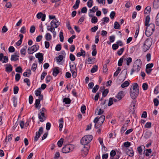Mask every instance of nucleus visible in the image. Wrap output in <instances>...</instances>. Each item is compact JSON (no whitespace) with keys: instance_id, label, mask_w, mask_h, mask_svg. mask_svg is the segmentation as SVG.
I'll list each match as a JSON object with an SVG mask.
<instances>
[{"instance_id":"48","label":"nucleus","mask_w":159,"mask_h":159,"mask_svg":"<svg viewBox=\"0 0 159 159\" xmlns=\"http://www.w3.org/2000/svg\"><path fill=\"white\" fill-rule=\"evenodd\" d=\"M24 82L25 83H26L28 86H30V80L28 78H25L24 80Z\"/></svg>"},{"instance_id":"6","label":"nucleus","mask_w":159,"mask_h":159,"mask_svg":"<svg viewBox=\"0 0 159 159\" xmlns=\"http://www.w3.org/2000/svg\"><path fill=\"white\" fill-rule=\"evenodd\" d=\"M72 146L71 145H67L64 147L62 149L63 153H66L72 151Z\"/></svg>"},{"instance_id":"23","label":"nucleus","mask_w":159,"mask_h":159,"mask_svg":"<svg viewBox=\"0 0 159 159\" xmlns=\"http://www.w3.org/2000/svg\"><path fill=\"white\" fill-rule=\"evenodd\" d=\"M27 48V46H25L23 48H22L20 51V52L21 54L25 55L26 52V50Z\"/></svg>"},{"instance_id":"9","label":"nucleus","mask_w":159,"mask_h":159,"mask_svg":"<svg viewBox=\"0 0 159 159\" xmlns=\"http://www.w3.org/2000/svg\"><path fill=\"white\" fill-rule=\"evenodd\" d=\"M70 70L72 73V76L73 78H75L77 76V69L76 66H74L73 65H70Z\"/></svg>"},{"instance_id":"31","label":"nucleus","mask_w":159,"mask_h":159,"mask_svg":"<svg viewBox=\"0 0 159 159\" xmlns=\"http://www.w3.org/2000/svg\"><path fill=\"white\" fill-rule=\"evenodd\" d=\"M155 23L156 25L159 26V12L156 16Z\"/></svg>"},{"instance_id":"63","label":"nucleus","mask_w":159,"mask_h":159,"mask_svg":"<svg viewBox=\"0 0 159 159\" xmlns=\"http://www.w3.org/2000/svg\"><path fill=\"white\" fill-rule=\"evenodd\" d=\"M8 29L5 26H4L2 30V33H5L8 30Z\"/></svg>"},{"instance_id":"20","label":"nucleus","mask_w":159,"mask_h":159,"mask_svg":"<svg viewBox=\"0 0 159 159\" xmlns=\"http://www.w3.org/2000/svg\"><path fill=\"white\" fill-rule=\"evenodd\" d=\"M154 31L146 29L145 34L148 37L150 36L153 33Z\"/></svg>"},{"instance_id":"10","label":"nucleus","mask_w":159,"mask_h":159,"mask_svg":"<svg viewBox=\"0 0 159 159\" xmlns=\"http://www.w3.org/2000/svg\"><path fill=\"white\" fill-rule=\"evenodd\" d=\"M60 25V22L57 19H53L51 22V25L52 27H54L55 28H57Z\"/></svg>"},{"instance_id":"37","label":"nucleus","mask_w":159,"mask_h":159,"mask_svg":"<svg viewBox=\"0 0 159 159\" xmlns=\"http://www.w3.org/2000/svg\"><path fill=\"white\" fill-rule=\"evenodd\" d=\"M55 28L54 27H52L51 25V26L48 25L47 26V29L48 31H49L51 32H52V31H54L55 30Z\"/></svg>"},{"instance_id":"62","label":"nucleus","mask_w":159,"mask_h":159,"mask_svg":"<svg viewBox=\"0 0 159 159\" xmlns=\"http://www.w3.org/2000/svg\"><path fill=\"white\" fill-rule=\"evenodd\" d=\"M153 66V64L152 63L148 64L146 66V69H151Z\"/></svg>"},{"instance_id":"39","label":"nucleus","mask_w":159,"mask_h":159,"mask_svg":"<svg viewBox=\"0 0 159 159\" xmlns=\"http://www.w3.org/2000/svg\"><path fill=\"white\" fill-rule=\"evenodd\" d=\"M98 70V66L97 65L94 66L91 70V72L92 73L96 72Z\"/></svg>"},{"instance_id":"2","label":"nucleus","mask_w":159,"mask_h":159,"mask_svg":"<svg viewBox=\"0 0 159 159\" xmlns=\"http://www.w3.org/2000/svg\"><path fill=\"white\" fill-rule=\"evenodd\" d=\"M142 67V61L140 59H138L134 62L130 73L131 75L136 72H138Z\"/></svg>"},{"instance_id":"15","label":"nucleus","mask_w":159,"mask_h":159,"mask_svg":"<svg viewBox=\"0 0 159 159\" xmlns=\"http://www.w3.org/2000/svg\"><path fill=\"white\" fill-rule=\"evenodd\" d=\"M19 53L16 54L15 53L14 54L12 55L11 56V61H16L19 60L18 57H19Z\"/></svg>"},{"instance_id":"64","label":"nucleus","mask_w":159,"mask_h":159,"mask_svg":"<svg viewBox=\"0 0 159 159\" xmlns=\"http://www.w3.org/2000/svg\"><path fill=\"white\" fill-rule=\"evenodd\" d=\"M159 92V86H157L154 90V93L155 94H157Z\"/></svg>"},{"instance_id":"47","label":"nucleus","mask_w":159,"mask_h":159,"mask_svg":"<svg viewBox=\"0 0 159 159\" xmlns=\"http://www.w3.org/2000/svg\"><path fill=\"white\" fill-rule=\"evenodd\" d=\"M93 0H89L87 3V6L89 8L93 6Z\"/></svg>"},{"instance_id":"53","label":"nucleus","mask_w":159,"mask_h":159,"mask_svg":"<svg viewBox=\"0 0 159 159\" xmlns=\"http://www.w3.org/2000/svg\"><path fill=\"white\" fill-rule=\"evenodd\" d=\"M52 79V77L50 75H48L46 78V81L47 83L50 82Z\"/></svg>"},{"instance_id":"8","label":"nucleus","mask_w":159,"mask_h":159,"mask_svg":"<svg viewBox=\"0 0 159 159\" xmlns=\"http://www.w3.org/2000/svg\"><path fill=\"white\" fill-rule=\"evenodd\" d=\"M43 133V127H40L39 129V131L37 132L36 133V135L34 137V141H36L38 140V138H39L40 136V135L41 134H42Z\"/></svg>"},{"instance_id":"3","label":"nucleus","mask_w":159,"mask_h":159,"mask_svg":"<svg viewBox=\"0 0 159 159\" xmlns=\"http://www.w3.org/2000/svg\"><path fill=\"white\" fill-rule=\"evenodd\" d=\"M105 118V116L104 115L101 116L99 118L98 117H96L93 120V122L95 123V128H98L100 127L103 123Z\"/></svg>"},{"instance_id":"45","label":"nucleus","mask_w":159,"mask_h":159,"mask_svg":"<svg viewBox=\"0 0 159 159\" xmlns=\"http://www.w3.org/2000/svg\"><path fill=\"white\" fill-rule=\"evenodd\" d=\"M126 64L127 66L129 65L130 63L132 61V59L131 57H129L126 58Z\"/></svg>"},{"instance_id":"18","label":"nucleus","mask_w":159,"mask_h":159,"mask_svg":"<svg viewBox=\"0 0 159 159\" xmlns=\"http://www.w3.org/2000/svg\"><path fill=\"white\" fill-rule=\"evenodd\" d=\"M124 95V92L123 91H121L117 94L116 96V97L119 100H120L123 98Z\"/></svg>"},{"instance_id":"54","label":"nucleus","mask_w":159,"mask_h":159,"mask_svg":"<svg viewBox=\"0 0 159 159\" xmlns=\"http://www.w3.org/2000/svg\"><path fill=\"white\" fill-rule=\"evenodd\" d=\"M13 105L14 107H16L17 106V98L15 97L13 98Z\"/></svg>"},{"instance_id":"35","label":"nucleus","mask_w":159,"mask_h":159,"mask_svg":"<svg viewBox=\"0 0 159 159\" xmlns=\"http://www.w3.org/2000/svg\"><path fill=\"white\" fill-rule=\"evenodd\" d=\"M109 19L108 17H105L103 18V22L102 23V24L104 25L106 23L109 22Z\"/></svg>"},{"instance_id":"27","label":"nucleus","mask_w":159,"mask_h":159,"mask_svg":"<svg viewBox=\"0 0 159 159\" xmlns=\"http://www.w3.org/2000/svg\"><path fill=\"white\" fill-rule=\"evenodd\" d=\"M150 18L149 16H147L145 18V26H147L149 24V23L150 20Z\"/></svg>"},{"instance_id":"22","label":"nucleus","mask_w":159,"mask_h":159,"mask_svg":"<svg viewBox=\"0 0 159 159\" xmlns=\"http://www.w3.org/2000/svg\"><path fill=\"white\" fill-rule=\"evenodd\" d=\"M59 129L60 131L62 130V129L63 127V118H61L59 120Z\"/></svg>"},{"instance_id":"21","label":"nucleus","mask_w":159,"mask_h":159,"mask_svg":"<svg viewBox=\"0 0 159 159\" xmlns=\"http://www.w3.org/2000/svg\"><path fill=\"white\" fill-rule=\"evenodd\" d=\"M153 6L156 9L159 7V0H155L153 3Z\"/></svg>"},{"instance_id":"19","label":"nucleus","mask_w":159,"mask_h":159,"mask_svg":"<svg viewBox=\"0 0 159 159\" xmlns=\"http://www.w3.org/2000/svg\"><path fill=\"white\" fill-rule=\"evenodd\" d=\"M59 72L58 67H55L53 69L52 74L54 76H56Z\"/></svg>"},{"instance_id":"60","label":"nucleus","mask_w":159,"mask_h":159,"mask_svg":"<svg viewBox=\"0 0 159 159\" xmlns=\"http://www.w3.org/2000/svg\"><path fill=\"white\" fill-rule=\"evenodd\" d=\"M61 47L60 44L57 45L55 48V49L57 51H60L61 49Z\"/></svg>"},{"instance_id":"26","label":"nucleus","mask_w":159,"mask_h":159,"mask_svg":"<svg viewBox=\"0 0 159 159\" xmlns=\"http://www.w3.org/2000/svg\"><path fill=\"white\" fill-rule=\"evenodd\" d=\"M71 100L69 98H65L63 99V102L66 104H69L71 102Z\"/></svg>"},{"instance_id":"56","label":"nucleus","mask_w":159,"mask_h":159,"mask_svg":"<svg viewBox=\"0 0 159 159\" xmlns=\"http://www.w3.org/2000/svg\"><path fill=\"white\" fill-rule=\"evenodd\" d=\"M150 137V135L148 132H146L144 134V137L146 139L149 138Z\"/></svg>"},{"instance_id":"57","label":"nucleus","mask_w":159,"mask_h":159,"mask_svg":"<svg viewBox=\"0 0 159 159\" xmlns=\"http://www.w3.org/2000/svg\"><path fill=\"white\" fill-rule=\"evenodd\" d=\"M19 91V88L17 86H15L14 88V94H17Z\"/></svg>"},{"instance_id":"43","label":"nucleus","mask_w":159,"mask_h":159,"mask_svg":"<svg viewBox=\"0 0 159 159\" xmlns=\"http://www.w3.org/2000/svg\"><path fill=\"white\" fill-rule=\"evenodd\" d=\"M95 59L94 58H91L89 57L88 58L87 60V61L88 62V63L89 64H92L93 63V60H94Z\"/></svg>"},{"instance_id":"24","label":"nucleus","mask_w":159,"mask_h":159,"mask_svg":"<svg viewBox=\"0 0 159 159\" xmlns=\"http://www.w3.org/2000/svg\"><path fill=\"white\" fill-rule=\"evenodd\" d=\"M40 103V101L39 99H36L35 100V103L34 104V106L35 108H38L39 107V109L40 108V105L39 107V105Z\"/></svg>"},{"instance_id":"14","label":"nucleus","mask_w":159,"mask_h":159,"mask_svg":"<svg viewBox=\"0 0 159 159\" xmlns=\"http://www.w3.org/2000/svg\"><path fill=\"white\" fill-rule=\"evenodd\" d=\"M84 149L83 151L82 154H83L84 153L85 156H86L88 154V151L90 148V146L88 144L84 145Z\"/></svg>"},{"instance_id":"46","label":"nucleus","mask_w":159,"mask_h":159,"mask_svg":"<svg viewBox=\"0 0 159 159\" xmlns=\"http://www.w3.org/2000/svg\"><path fill=\"white\" fill-rule=\"evenodd\" d=\"M109 92V91L108 89H104V91L102 92V96L104 97H105L107 96V94Z\"/></svg>"},{"instance_id":"4","label":"nucleus","mask_w":159,"mask_h":159,"mask_svg":"<svg viewBox=\"0 0 159 159\" xmlns=\"http://www.w3.org/2000/svg\"><path fill=\"white\" fill-rule=\"evenodd\" d=\"M93 138V136L91 135H87L84 136L81 139V143L84 145H87L92 140Z\"/></svg>"},{"instance_id":"28","label":"nucleus","mask_w":159,"mask_h":159,"mask_svg":"<svg viewBox=\"0 0 159 159\" xmlns=\"http://www.w3.org/2000/svg\"><path fill=\"white\" fill-rule=\"evenodd\" d=\"M80 1V0H76L75 4L73 6V7L75 9H77L79 6Z\"/></svg>"},{"instance_id":"33","label":"nucleus","mask_w":159,"mask_h":159,"mask_svg":"<svg viewBox=\"0 0 159 159\" xmlns=\"http://www.w3.org/2000/svg\"><path fill=\"white\" fill-rule=\"evenodd\" d=\"M116 155V152L115 150H112L110 152V155L111 159H113V157Z\"/></svg>"},{"instance_id":"30","label":"nucleus","mask_w":159,"mask_h":159,"mask_svg":"<svg viewBox=\"0 0 159 159\" xmlns=\"http://www.w3.org/2000/svg\"><path fill=\"white\" fill-rule=\"evenodd\" d=\"M127 124H124V125H123V126H122V127L121 128V130L120 131L121 134H122V133H124L125 131L127 129Z\"/></svg>"},{"instance_id":"59","label":"nucleus","mask_w":159,"mask_h":159,"mask_svg":"<svg viewBox=\"0 0 159 159\" xmlns=\"http://www.w3.org/2000/svg\"><path fill=\"white\" fill-rule=\"evenodd\" d=\"M124 146L126 148H129L131 145V143L129 142H126L124 143Z\"/></svg>"},{"instance_id":"58","label":"nucleus","mask_w":159,"mask_h":159,"mask_svg":"<svg viewBox=\"0 0 159 159\" xmlns=\"http://www.w3.org/2000/svg\"><path fill=\"white\" fill-rule=\"evenodd\" d=\"M35 94L37 96L41 95V91L40 90V88L35 91Z\"/></svg>"},{"instance_id":"55","label":"nucleus","mask_w":159,"mask_h":159,"mask_svg":"<svg viewBox=\"0 0 159 159\" xmlns=\"http://www.w3.org/2000/svg\"><path fill=\"white\" fill-rule=\"evenodd\" d=\"M114 99L112 98H109V102L108 103V105L109 106H110L112 105L113 103Z\"/></svg>"},{"instance_id":"17","label":"nucleus","mask_w":159,"mask_h":159,"mask_svg":"<svg viewBox=\"0 0 159 159\" xmlns=\"http://www.w3.org/2000/svg\"><path fill=\"white\" fill-rule=\"evenodd\" d=\"M6 66H8L6 67L5 71L8 72H11L12 70V66L10 64H7L6 65Z\"/></svg>"},{"instance_id":"41","label":"nucleus","mask_w":159,"mask_h":159,"mask_svg":"<svg viewBox=\"0 0 159 159\" xmlns=\"http://www.w3.org/2000/svg\"><path fill=\"white\" fill-rule=\"evenodd\" d=\"M60 41L61 42H63L64 40L63 33L61 31L59 34Z\"/></svg>"},{"instance_id":"29","label":"nucleus","mask_w":159,"mask_h":159,"mask_svg":"<svg viewBox=\"0 0 159 159\" xmlns=\"http://www.w3.org/2000/svg\"><path fill=\"white\" fill-rule=\"evenodd\" d=\"M45 37L47 41H49L52 39V36L49 33H47L46 34Z\"/></svg>"},{"instance_id":"32","label":"nucleus","mask_w":159,"mask_h":159,"mask_svg":"<svg viewBox=\"0 0 159 159\" xmlns=\"http://www.w3.org/2000/svg\"><path fill=\"white\" fill-rule=\"evenodd\" d=\"M151 11V7L149 6H147L145 9L144 13L146 14H149Z\"/></svg>"},{"instance_id":"51","label":"nucleus","mask_w":159,"mask_h":159,"mask_svg":"<svg viewBox=\"0 0 159 159\" xmlns=\"http://www.w3.org/2000/svg\"><path fill=\"white\" fill-rule=\"evenodd\" d=\"M37 67V64L35 63H33L32 66L31 70L34 72L36 70Z\"/></svg>"},{"instance_id":"50","label":"nucleus","mask_w":159,"mask_h":159,"mask_svg":"<svg viewBox=\"0 0 159 159\" xmlns=\"http://www.w3.org/2000/svg\"><path fill=\"white\" fill-rule=\"evenodd\" d=\"M153 102L154 104V105L155 106H157L159 104V101L157 98H154L153 100Z\"/></svg>"},{"instance_id":"49","label":"nucleus","mask_w":159,"mask_h":159,"mask_svg":"<svg viewBox=\"0 0 159 159\" xmlns=\"http://www.w3.org/2000/svg\"><path fill=\"white\" fill-rule=\"evenodd\" d=\"M99 88V86L98 85H95L92 89V92L93 93H95Z\"/></svg>"},{"instance_id":"1","label":"nucleus","mask_w":159,"mask_h":159,"mask_svg":"<svg viewBox=\"0 0 159 159\" xmlns=\"http://www.w3.org/2000/svg\"><path fill=\"white\" fill-rule=\"evenodd\" d=\"M139 86L138 84L135 83L133 84L130 89V95L133 99H135L138 96L139 93Z\"/></svg>"},{"instance_id":"7","label":"nucleus","mask_w":159,"mask_h":159,"mask_svg":"<svg viewBox=\"0 0 159 159\" xmlns=\"http://www.w3.org/2000/svg\"><path fill=\"white\" fill-rule=\"evenodd\" d=\"M39 46L37 45H34L31 47H29L28 49L29 54H32L34 52L36 51L39 48Z\"/></svg>"},{"instance_id":"11","label":"nucleus","mask_w":159,"mask_h":159,"mask_svg":"<svg viewBox=\"0 0 159 159\" xmlns=\"http://www.w3.org/2000/svg\"><path fill=\"white\" fill-rule=\"evenodd\" d=\"M43 53L39 52L35 55L36 58L38 59L39 63H42L43 60Z\"/></svg>"},{"instance_id":"40","label":"nucleus","mask_w":159,"mask_h":159,"mask_svg":"<svg viewBox=\"0 0 159 159\" xmlns=\"http://www.w3.org/2000/svg\"><path fill=\"white\" fill-rule=\"evenodd\" d=\"M124 48H121L120 49H119L117 51V54H118L119 56L121 55L122 54L123 52L124 51Z\"/></svg>"},{"instance_id":"44","label":"nucleus","mask_w":159,"mask_h":159,"mask_svg":"<svg viewBox=\"0 0 159 159\" xmlns=\"http://www.w3.org/2000/svg\"><path fill=\"white\" fill-rule=\"evenodd\" d=\"M91 22L93 23H95L98 22V18L96 16H93L91 20Z\"/></svg>"},{"instance_id":"38","label":"nucleus","mask_w":159,"mask_h":159,"mask_svg":"<svg viewBox=\"0 0 159 159\" xmlns=\"http://www.w3.org/2000/svg\"><path fill=\"white\" fill-rule=\"evenodd\" d=\"M12 136L13 135L12 134H10L7 136L6 138L5 139V142H7V139L8 141L11 140L12 139Z\"/></svg>"},{"instance_id":"16","label":"nucleus","mask_w":159,"mask_h":159,"mask_svg":"<svg viewBox=\"0 0 159 159\" xmlns=\"http://www.w3.org/2000/svg\"><path fill=\"white\" fill-rule=\"evenodd\" d=\"M146 26H147L146 29L154 31L155 25L154 24L151 23Z\"/></svg>"},{"instance_id":"13","label":"nucleus","mask_w":159,"mask_h":159,"mask_svg":"<svg viewBox=\"0 0 159 159\" xmlns=\"http://www.w3.org/2000/svg\"><path fill=\"white\" fill-rule=\"evenodd\" d=\"M127 154L130 157H133L134 155V152L133 149L131 148H127L126 150Z\"/></svg>"},{"instance_id":"25","label":"nucleus","mask_w":159,"mask_h":159,"mask_svg":"<svg viewBox=\"0 0 159 159\" xmlns=\"http://www.w3.org/2000/svg\"><path fill=\"white\" fill-rule=\"evenodd\" d=\"M129 83L127 81H125L121 85V87L122 88L128 87L129 84Z\"/></svg>"},{"instance_id":"61","label":"nucleus","mask_w":159,"mask_h":159,"mask_svg":"<svg viewBox=\"0 0 159 159\" xmlns=\"http://www.w3.org/2000/svg\"><path fill=\"white\" fill-rule=\"evenodd\" d=\"M15 50L14 48L12 46H10L8 48L9 51L10 52H15Z\"/></svg>"},{"instance_id":"52","label":"nucleus","mask_w":159,"mask_h":159,"mask_svg":"<svg viewBox=\"0 0 159 159\" xmlns=\"http://www.w3.org/2000/svg\"><path fill=\"white\" fill-rule=\"evenodd\" d=\"M142 88L144 90H146L148 88V85L146 83L143 84L142 85Z\"/></svg>"},{"instance_id":"34","label":"nucleus","mask_w":159,"mask_h":159,"mask_svg":"<svg viewBox=\"0 0 159 159\" xmlns=\"http://www.w3.org/2000/svg\"><path fill=\"white\" fill-rule=\"evenodd\" d=\"M64 139L63 138H61L57 142V144L59 147H61L63 143Z\"/></svg>"},{"instance_id":"5","label":"nucleus","mask_w":159,"mask_h":159,"mask_svg":"<svg viewBox=\"0 0 159 159\" xmlns=\"http://www.w3.org/2000/svg\"><path fill=\"white\" fill-rule=\"evenodd\" d=\"M152 41L149 38L147 39L144 42L143 46V51L146 52L150 48L151 44Z\"/></svg>"},{"instance_id":"12","label":"nucleus","mask_w":159,"mask_h":159,"mask_svg":"<svg viewBox=\"0 0 159 159\" xmlns=\"http://www.w3.org/2000/svg\"><path fill=\"white\" fill-rule=\"evenodd\" d=\"M38 117L41 122H43L46 119V117L45 116L44 112H40V113L38 114Z\"/></svg>"},{"instance_id":"36","label":"nucleus","mask_w":159,"mask_h":159,"mask_svg":"<svg viewBox=\"0 0 159 159\" xmlns=\"http://www.w3.org/2000/svg\"><path fill=\"white\" fill-rule=\"evenodd\" d=\"M63 58V56L62 55H60L58 57L56 58V59L57 62H60L61 61Z\"/></svg>"},{"instance_id":"42","label":"nucleus","mask_w":159,"mask_h":159,"mask_svg":"<svg viewBox=\"0 0 159 159\" xmlns=\"http://www.w3.org/2000/svg\"><path fill=\"white\" fill-rule=\"evenodd\" d=\"M120 25L119 24L118 22L116 21L114 24V28L115 29H120Z\"/></svg>"}]
</instances>
